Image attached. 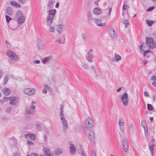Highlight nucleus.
<instances>
[{
	"instance_id": "f257e3e1",
	"label": "nucleus",
	"mask_w": 156,
	"mask_h": 156,
	"mask_svg": "<svg viewBox=\"0 0 156 156\" xmlns=\"http://www.w3.org/2000/svg\"><path fill=\"white\" fill-rule=\"evenodd\" d=\"M56 12V9L49 10L47 12L48 15L46 17V25L48 27H49V32L53 33L55 30L54 27L51 26L55 15Z\"/></svg>"
},
{
	"instance_id": "f03ea898",
	"label": "nucleus",
	"mask_w": 156,
	"mask_h": 156,
	"mask_svg": "<svg viewBox=\"0 0 156 156\" xmlns=\"http://www.w3.org/2000/svg\"><path fill=\"white\" fill-rule=\"evenodd\" d=\"M63 112V110H60V116L62 123L63 125V129L64 130H66L68 129V126L67 121L66 120Z\"/></svg>"
},
{
	"instance_id": "7ed1b4c3",
	"label": "nucleus",
	"mask_w": 156,
	"mask_h": 156,
	"mask_svg": "<svg viewBox=\"0 0 156 156\" xmlns=\"http://www.w3.org/2000/svg\"><path fill=\"white\" fill-rule=\"evenodd\" d=\"M94 125L93 120L89 117H88L85 121V126L86 128H91Z\"/></svg>"
},
{
	"instance_id": "20e7f679",
	"label": "nucleus",
	"mask_w": 156,
	"mask_h": 156,
	"mask_svg": "<svg viewBox=\"0 0 156 156\" xmlns=\"http://www.w3.org/2000/svg\"><path fill=\"white\" fill-rule=\"evenodd\" d=\"M84 133L89 139L91 140H94V133L93 131L91 129H86Z\"/></svg>"
},
{
	"instance_id": "39448f33",
	"label": "nucleus",
	"mask_w": 156,
	"mask_h": 156,
	"mask_svg": "<svg viewBox=\"0 0 156 156\" xmlns=\"http://www.w3.org/2000/svg\"><path fill=\"white\" fill-rule=\"evenodd\" d=\"M121 100L124 105L126 106L128 104V94L126 93H124L121 98Z\"/></svg>"
},
{
	"instance_id": "423d86ee",
	"label": "nucleus",
	"mask_w": 156,
	"mask_h": 156,
	"mask_svg": "<svg viewBox=\"0 0 156 156\" xmlns=\"http://www.w3.org/2000/svg\"><path fill=\"white\" fill-rule=\"evenodd\" d=\"M23 92L28 95L32 96L35 93V90L33 88H26L23 90Z\"/></svg>"
},
{
	"instance_id": "0eeeda50",
	"label": "nucleus",
	"mask_w": 156,
	"mask_h": 156,
	"mask_svg": "<svg viewBox=\"0 0 156 156\" xmlns=\"http://www.w3.org/2000/svg\"><path fill=\"white\" fill-rule=\"evenodd\" d=\"M6 54L9 58H18L15 53L12 51L8 50L7 51Z\"/></svg>"
},
{
	"instance_id": "6e6552de",
	"label": "nucleus",
	"mask_w": 156,
	"mask_h": 156,
	"mask_svg": "<svg viewBox=\"0 0 156 156\" xmlns=\"http://www.w3.org/2000/svg\"><path fill=\"white\" fill-rule=\"evenodd\" d=\"M37 43V48L39 51L43 49L45 46V44L41 40H38Z\"/></svg>"
},
{
	"instance_id": "1a4fd4ad",
	"label": "nucleus",
	"mask_w": 156,
	"mask_h": 156,
	"mask_svg": "<svg viewBox=\"0 0 156 156\" xmlns=\"http://www.w3.org/2000/svg\"><path fill=\"white\" fill-rule=\"evenodd\" d=\"M19 100V98L18 97H10V104L12 105H16Z\"/></svg>"
},
{
	"instance_id": "9d476101",
	"label": "nucleus",
	"mask_w": 156,
	"mask_h": 156,
	"mask_svg": "<svg viewBox=\"0 0 156 156\" xmlns=\"http://www.w3.org/2000/svg\"><path fill=\"white\" fill-rule=\"evenodd\" d=\"M108 32L111 37L113 39H115L116 37V33L113 28L110 29L108 30Z\"/></svg>"
},
{
	"instance_id": "9b49d317",
	"label": "nucleus",
	"mask_w": 156,
	"mask_h": 156,
	"mask_svg": "<svg viewBox=\"0 0 156 156\" xmlns=\"http://www.w3.org/2000/svg\"><path fill=\"white\" fill-rule=\"evenodd\" d=\"M77 151L78 153L81 156H87L86 153L82 148L81 145H80L79 147L77 148Z\"/></svg>"
},
{
	"instance_id": "f8f14e48",
	"label": "nucleus",
	"mask_w": 156,
	"mask_h": 156,
	"mask_svg": "<svg viewBox=\"0 0 156 156\" xmlns=\"http://www.w3.org/2000/svg\"><path fill=\"white\" fill-rule=\"evenodd\" d=\"M93 20L94 22L98 26L102 27L105 25V23H101V20L100 19L96 18H94Z\"/></svg>"
},
{
	"instance_id": "ddd939ff",
	"label": "nucleus",
	"mask_w": 156,
	"mask_h": 156,
	"mask_svg": "<svg viewBox=\"0 0 156 156\" xmlns=\"http://www.w3.org/2000/svg\"><path fill=\"white\" fill-rule=\"evenodd\" d=\"M6 13L8 15L12 16L14 14V11L11 7H8L6 10Z\"/></svg>"
},
{
	"instance_id": "4468645a",
	"label": "nucleus",
	"mask_w": 156,
	"mask_h": 156,
	"mask_svg": "<svg viewBox=\"0 0 156 156\" xmlns=\"http://www.w3.org/2000/svg\"><path fill=\"white\" fill-rule=\"evenodd\" d=\"M55 1L54 0H49L48 1V3L47 4V7L48 8L49 10L50 9H52L53 7V6Z\"/></svg>"
},
{
	"instance_id": "2eb2a0df",
	"label": "nucleus",
	"mask_w": 156,
	"mask_h": 156,
	"mask_svg": "<svg viewBox=\"0 0 156 156\" xmlns=\"http://www.w3.org/2000/svg\"><path fill=\"white\" fill-rule=\"evenodd\" d=\"M69 151L70 153L71 154H73L76 153V148L75 145L73 144H70V147Z\"/></svg>"
},
{
	"instance_id": "dca6fc26",
	"label": "nucleus",
	"mask_w": 156,
	"mask_h": 156,
	"mask_svg": "<svg viewBox=\"0 0 156 156\" xmlns=\"http://www.w3.org/2000/svg\"><path fill=\"white\" fill-rule=\"evenodd\" d=\"M91 71H92L94 73L95 77L97 79L99 77V74L98 72L96 71L95 68L94 66H91L90 68Z\"/></svg>"
},
{
	"instance_id": "f3484780",
	"label": "nucleus",
	"mask_w": 156,
	"mask_h": 156,
	"mask_svg": "<svg viewBox=\"0 0 156 156\" xmlns=\"http://www.w3.org/2000/svg\"><path fill=\"white\" fill-rule=\"evenodd\" d=\"M25 20V17L24 16L19 17L17 19V23L19 25H21L23 23Z\"/></svg>"
},
{
	"instance_id": "a211bd4d",
	"label": "nucleus",
	"mask_w": 156,
	"mask_h": 156,
	"mask_svg": "<svg viewBox=\"0 0 156 156\" xmlns=\"http://www.w3.org/2000/svg\"><path fill=\"white\" fill-rule=\"evenodd\" d=\"M44 152L46 156H53L52 154L50 152V150L46 147L43 148Z\"/></svg>"
},
{
	"instance_id": "6ab92c4d",
	"label": "nucleus",
	"mask_w": 156,
	"mask_h": 156,
	"mask_svg": "<svg viewBox=\"0 0 156 156\" xmlns=\"http://www.w3.org/2000/svg\"><path fill=\"white\" fill-rule=\"evenodd\" d=\"M92 13L90 12H88L87 13V17L88 22L90 23H91L92 22L93 19L92 16Z\"/></svg>"
},
{
	"instance_id": "aec40b11",
	"label": "nucleus",
	"mask_w": 156,
	"mask_h": 156,
	"mask_svg": "<svg viewBox=\"0 0 156 156\" xmlns=\"http://www.w3.org/2000/svg\"><path fill=\"white\" fill-rule=\"evenodd\" d=\"M10 3L11 5L16 8H20L21 7L20 5L17 2L15 1H12L10 2Z\"/></svg>"
},
{
	"instance_id": "412c9836",
	"label": "nucleus",
	"mask_w": 156,
	"mask_h": 156,
	"mask_svg": "<svg viewBox=\"0 0 156 156\" xmlns=\"http://www.w3.org/2000/svg\"><path fill=\"white\" fill-rule=\"evenodd\" d=\"M102 12L101 9L99 7H96L94 9L93 12L94 14L96 15H98L101 13Z\"/></svg>"
},
{
	"instance_id": "4be33fe9",
	"label": "nucleus",
	"mask_w": 156,
	"mask_h": 156,
	"mask_svg": "<svg viewBox=\"0 0 156 156\" xmlns=\"http://www.w3.org/2000/svg\"><path fill=\"white\" fill-rule=\"evenodd\" d=\"M64 25L62 24L58 25L56 26L57 31L59 33H61L63 30Z\"/></svg>"
},
{
	"instance_id": "5701e85b",
	"label": "nucleus",
	"mask_w": 156,
	"mask_h": 156,
	"mask_svg": "<svg viewBox=\"0 0 156 156\" xmlns=\"http://www.w3.org/2000/svg\"><path fill=\"white\" fill-rule=\"evenodd\" d=\"M141 125L144 129L145 135L146 137H147L148 134V129L147 127L145 126V122L144 121L141 122Z\"/></svg>"
},
{
	"instance_id": "b1692460",
	"label": "nucleus",
	"mask_w": 156,
	"mask_h": 156,
	"mask_svg": "<svg viewBox=\"0 0 156 156\" xmlns=\"http://www.w3.org/2000/svg\"><path fill=\"white\" fill-rule=\"evenodd\" d=\"M63 153V150L61 149L58 148L55 149L54 152V154L57 156L59 155L62 154Z\"/></svg>"
},
{
	"instance_id": "393cba45",
	"label": "nucleus",
	"mask_w": 156,
	"mask_h": 156,
	"mask_svg": "<svg viewBox=\"0 0 156 156\" xmlns=\"http://www.w3.org/2000/svg\"><path fill=\"white\" fill-rule=\"evenodd\" d=\"M2 91L5 95L8 96L10 93V90L8 88H5L2 90Z\"/></svg>"
},
{
	"instance_id": "a878e982",
	"label": "nucleus",
	"mask_w": 156,
	"mask_h": 156,
	"mask_svg": "<svg viewBox=\"0 0 156 156\" xmlns=\"http://www.w3.org/2000/svg\"><path fill=\"white\" fill-rule=\"evenodd\" d=\"M149 147L150 149V151L151 155L152 156H153L154 155V142H153V144L151 145H150V144H149Z\"/></svg>"
},
{
	"instance_id": "bb28decb",
	"label": "nucleus",
	"mask_w": 156,
	"mask_h": 156,
	"mask_svg": "<svg viewBox=\"0 0 156 156\" xmlns=\"http://www.w3.org/2000/svg\"><path fill=\"white\" fill-rule=\"evenodd\" d=\"M146 40L147 42L150 44L154 41V39L150 37H147L146 38Z\"/></svg>"
},
{
	"instance_id": "cd10ccee",
	"label": "nucleus",
	"mask_w": 156,
	"mask_h": 156,
	"mask_svg": "<svg viewBox=\"0 0 156 156\" xmlns=\"http://www.w3.org/2000/svg\"><path fill=\"white\" fill-rule=\"evenodd\" d=\"M23 14L22 12L20 10H18L16 12L15 16L16 18H19V17L23 16Z\"/></svg>"
},
{
	"instance_id": "c85d7f7f",
	"label": "nucleus",
	"mask_w": 156,
	"mask_h": 156,
	"mask_svg": "<svg viewBox=\"0 0 156 156\" xmlns=\"http://www.w3.org/2000/svg\"><path fill=\"white\" fill-rule=\"evenodd\" d=\"M129 131L130 133H132L134 131V127L132 123L130 124L129 127Z\"/></svg>"
},
{
	"instance_id": "c756f323",
	"label": "nucleus",
	"mask_w": 156,
	"mask_h": 156,
	"mask_svg": "<svg viewBox=\"0 0 156 156\" xmlns=\"http://www.w3.org/2000/svg\"><path fill=\"white\" fill-rule=\"evenodd\" d=\"M150 49H152L156 47V42L153 41L149 45Z\"/></svg>"
},
{
	"instance_id": "7c9ffc66",
	"label": "nucleus",
	"mask_w": 156,
	"mask_h": 156,
	"mask_svg": "<svg viewBox=\"0 0 156 156\" xmlns=\"http://www.w3.org/2000/svg\"><path fill=\"white\" fill-rule=\"evenodd\" d=\"M154 21L152 20H146V24L149 27H151L154 23Z\"/></svg>"
},
{
	"instance_id": "2f4dec72",
	"label": "nucleus",
	"mask_w": 156,
	"mask_h": 156,
	"mask_svg": "<svg viewBox=\"0 0 156 156\" xmlns=\"http://www.w3.org/2000/svg\"><path fill=\"white\" fill-rule=\"evenodd\" d=\"M119 124L120 126H124V120L122 118L119 119Z\"/></svg>"
},
{
	"instance_id": "473e14b6",
	"label": "nucleus",
	"mask_w": 156,
	"mask_h": 156,
	"mask_svg": "<svg viewBox=\"0 0 156 156\" xmlns=\"http://www.w3.org/2000/svg\"><path fill=\"white\" fill-rule=\"evenodd\" d=\"M123 150L125 152H128L129 150V146L128 145H123L122 146Z\"/></svg>"
},
{
	"instance_id": "72a5a7b5",
	"label": "nucleus",
	"mask_w": 156,
	"mask_h": 156,
	"mask_svg": "<svg viewBox=\"0 0 156 156\" xmlns=\"http://www.w3.org/2000/svg\"><path fill=\"white\" fill-rule=\"evenodd\" d=\"M122 146L126 144L128 145L127 140L126 139L124 138L122 139Z\"/></svg>"
},
{
	"instance_id": "f704fd0d",
	"label": "nucleus",
	"mask_w": 156,
	"mask_h": 156,
	"mask_svg": "<svg viewBox=\"0 0 156 156\" xmlns=\"http://www.w3.org/2000/svg\"><path fill=\"white\" fill-rule=\"evenodd\" d=\"M82 66L84 69H87L88 68V65L85 62H82Z\"/></svg>"
},
{
	"instance_id": "c9c22d12",
	"label": "nucleus",
	"mask_w": 156,
	"mask_h": 156,
	"mask_svg": "<svg viewBox=\"0 0 156 156\" xmlns=\"http://www.w3.org/2000/svg\"><path fill=\"white\" fill-rule=\"evenodd\" d=\"M6 22L9 23V21L12 20V18L8 15H6L5 16Z\"/></svg>"
},
{
	"instance_id": "e433bc0d",
	"label": "nucleus",
	"mask_w": 156,
	"mask_h": 156,
	"mask_svg": "<svg viewBox=\"0 0 156 156\" xmlns=\"http://www.w3.org/2000/svg\"><path fill=\"white\" fill-rule=\"evenodd\" d=\"M86 57V58H92L94 57V56L92 55V53H90V51H89L87 53Z\"/></svg>"
},
{
	"instance_id": "4c0bfd02",
	"label": "nucleus",
	"mask_w": 156,
	"mask_h": 156,
	"mask_svg": "<svg viewBox=\"0 0 156 156\" xmlns=\"http://www.w3.org/2000/svg\"><path fill=\"white\" fill-rule=\"evenodd\" d=\"M147 109L149 111H152L153 109L152 105L151 104H148L147 105Z\"/></svg>"
},
{
	"instance_id": "58836bf2",
	"label": "nucleus",
	"mask_w": 156,
	"mask_h": 156,
	"mask_svg": "<svg viewBox=\"0 0 156 156\" xmlns=\"http://www.w3.org/2000/svg\"><path fill=\"white\" fill-rule=\"evenodd\" d=\"M36 128L37 130H40L41 129V126L40 124L37 123L35 125Z\"/></svg>"
},
{
	"instance_id": "ea45409f",
	"label": "nucleus",
	"mask_w": 156,
	"mask_h": 156,
	"mask_svg": "<svg viewBox=\"0 0 156 156\" xmlns=\"http://www.w3.org/2000/svg\"><path fill=\"white\" fill-rule=\"evenodd\" d=\"M18 2L22 5H24L27 1V0H18Z\"/></svg>"
},
{
	"instance_id": "a19ab883",
	"label": "nucleus",
	"mask_w": 156,
	"mask_h": 156,
	"mask_svg": "<svg viewBox=\"0 0 156 156\" xmlns=\"http://www.w3.org/2000/svg\"><path fill=\"white\" fill-rule=\"evenodd\" d=\"M29 137L30 139L32 140H34L35 139V136L33 134H30L29 135Z\"/></svg>"
},
{
	"instance_id": "79ce46f5",
	"label": "nucleus",
	"mask_w": 156,
	"mask_h": 156,
	"mask_svg": "<svg viewBox=\"0 0 156 156\" xmlns=\"http://www.w3.org/2000/svg\"><path fill=\"white\" fill-rule=\"evenodd\" d=\"M9 79L7 77V76H6L4 78V80L3 82V84L4 85H5L8 82Z\"/></svg>"
},
{
	"instance_id": "37998d69",
	"label": "nucleus",
	"mask_w": 156,
	"mask_h": 156,
	"mask_svg": "<svg viewBox=\"0 0 156 156\" xmlns=\"http://www.w3.org/2000/svg\"><path fill=\"white\" fill-rule=\"evenodd\" d=\"M87 36V34L85 33H83L81 35L82 37L84 40H86V39Z\"/></svg>"
},
{
	"instance_id": "c03bdc74",
	"label": "nucleus",
	"mask_w": 156,
	"mask_h": 156,
	"mask_svg": "<svg viewBox=\"0 0 156 156\" xmlns=\"http://www.w3.org/2000/svg\"><path fill=\"white\" fill-rule=\"evenodd\" d=\"M91 156H96V152L94 150H92L91 151Z\"/></svg>"
},
{
	"instance_id": "a18cd8bd",
	"label": "nucleus",
	"mask_w": 156,
	"mask_h": 156,
	"mask_svg": "<svg viewBox=\"0 0 156 156\" xmlns=\"http://www.w3.org/2000/svg\"><path fill=\"white\" fill-rule=\"evenodd\" d=\"M123 23L125 24V27H126L127 25H128L129 24V21L127 20H125L123 21Z\"/></svg>"
},
{
	"instance_id": "49530a36",
	"label": "nucleus",
	"mask_w": 156,
	"mask_h": 156,
	"mask_svg": "<svg viewBox=\"0 0 156 156\" xmlns=\"http://www.w3.org/2000/svg\"><path fill=\"white\" fill-rule=\"evenodd\" d=\"M114 58H121V57L118 54L115 53Z\"/></svg>"
},
{
	"instance_id": "de8ad7c7",
	"label": "nucleus",
	"mask_w": 156,
	"mask_h": 156,
	"mask_svg": "<svg viewBox=\"0 0 156 156\" xmlns=\"http://www.w3.org/2000/svg\"><path fill=\"white\" fill-rule=\"evenodd\" d=\"M44 87L46 90L47 89L49 90H51V88L47 84L44 85Z\"/></svg>"
},
{
	"instance_id": "09e8293b",
	"label": "nucleus",
	"mask_w": 156,
	"mask_h": 156,
	"mask_svg": "<svg viewBox=\"0 0 156 156\" xmlns=\"http://www.w3.org/2000/svg\"><path fill=\"white\" fill-rule=\"evenodd\" d=\"M150 51H151L149 50L144 51L143 52V55H144V56H145L147 54L148 52H150Z\"/></svg>"
},
{
	"instance_id": "8fccbe9b",
	"label": "nucleus",
	"mask_w": 156,
	"mask_h": 156,
	"mask_svg": "<svg viewBox=\"0 0 156 156\" xmlns=\"http://www.w3.org/2000/svg\"><path fill=\"white\" fill-rule=\"evenodd\" d=\"M18 59H10V60L9 61V62L10 63H13L15 61H17Z\"/></svg>"
},
{
	"instance_id": "3c124183",
	"label": "nucleus",
	"mask_w": 156,
	"mask_h": 156,
	"mask_svg": "<svg viewBox=\"0 0 156 156\" xmlns=\"http://www.w3.org/2000/svg\"><path fill=\"white\" fill-rule=\"evenodd\" d=\"M123 3H124V4L122 6V9L124 11L126 9V7H127V5H125V2L124 1H123Z\"/></svg>"
},
{
	"instance_id": "603ef678",
	"label": "nucleus",
	"mask_w": 156,
	"mask_h": 156,
	"mask_svg": "<svg viewBox=\"0 0 156 156\" xmlns=\"http://www.w3.org/2000/svg\"><path fill=\"white\" fill-rule=\"evenodd\" d=\"M30 156H38V154L36 153H30Z\"/></svg>"
},
{
	"instance_id": "864d4df0",
	"label": "nucleus",
	"mask_w": 156,
	"mask_h": 156,
	"mask_svg": "<svg viewBox=\"0 0 156 156\" xmlns=\"http://www.w3.org/2000/svg\"><path fill=\"white\" fill-rule=\"evenodd\" d=\"M154 8V7H150L147 9V11H151Z\"/></svg>"
},
{
	"instance_id": "5fc2aeb1",
	"label": "nucleus",
	"mask_w": 156,
	"mask_h": 156,
	"mask_svg": "<svg viewBox=\"0 0 156 156\" xmlns=\"http://www.w3.org/2000/svg\"><path fill=\"white\" fill-rule=\"evenodd\" d=\"M121 59H111V62H117L118 61Z\"/></svg>"
},
{
	"instance_id": "6e6d98bb",
	"label": "nucleus",
	"mask_w": 156,
	"mask_h": 156,
	"mask_svg": "<svg viewBox=\"0 0 156 156\" xmlns=\"http://www.w3.org/2000/svg\"><path fill=\"white\" fill-rule=\"evenodd\" d=\"M27 143L29 145H30V144L33 145L34 144L33 142H32L30 140H28L27 141Z\"/></svg>"
},
{
	"instance_id": "4d7b16f0",
	"label": "nucleus",
	"mask_w": 156,
	"mask_h": 156,
	"mask_svg": "<svg viewBox=\"0 0 156 156\" xmlns=\"http://www.w3.org/2000/svg\"><path fill=\"white\" fill-rule=\"evenodd\" d=\"M151 80L152 81H156V76H152Z\"/></svg>"
},
{
	"instance_id": "13d9d810",
	"label": "nucleus",
	"mask_w": 156,
	"mask_h": 156,
	"mask_svg": "<svg viewBox=\"0 0 156 156\" xmlns=\"http://www.w3.org/2000/svg\"><path fill=\"white\" fill-rule=\"evenodd\" d=\"M49 59H42V62L43 63H45L47 62L48 61Z\"/></svg>"
},
{
	"instance_id": "bf43d9fd",
	"label": "nucleus",
	"mask_w": 156,
	"mask_h": 156,
	"mask_svg": "<svg viewBox=\"0 0 156 156\" xmlns=\"http://www.w3.org/2000/svg\"><path fill=\"white\" fill-rule=\"evenodd\" d=\"M4 100H5V101L10 100V97H4Z\"/></svg>"
},
{
	"instance_id": "052dcab7",
	"label": "nucleus",
	"mask_w": 156,
	"mask_h": 156,
	"mask_svg": "<svg viewBox=\"0 0 156 156\" xmlns=\"http://www.w3.org/2000/svg\"><path fill=\"white\" fill-rule=\"evenodd\" d=\"M47 90L46 89L44 88V89H43V91H42L43 93L44 94H46L47 93Z\"/></svg>"
},
{
	"instance_id": "680f3d73",
	"label": "nucleus",
	"mask_w": 156,
	"mask_h": 156,
	"mask_svg": "<svg viewBox=\"0 0 156 156\" xmlns=\"http://www.w3.org/2000/svg\"><path fill=\"white\" fill-rule=\"evenodd\" d=\"M120 129L122 133L123 134L124 133L125 131H124V128H120Z\"/></svg>"
},
{
	"instance_id": "e2e57ef3",
	"label": "nucleus",
	"mask_w": 156,
	"mask_h": 156,
	"mask_svg": "<svg viewBox=\"0 0 156 156\" xmlns=\"http://www.w3.org/2000/svg\"><path fill=\"white\" fill-rule=\"evenodd\" d=\"M144 95L145 96H147V97H148L149 96V93H148L147 92V91H145L144 92Z\"/></svg>"
},
{
	"instance_id": "0e129e2a",
	"label": "nucleus",
	"mask_w": 156,
	"mask_h": 156,
	"mask_svg": "<svg viewBox=\"0 0 156 156\" xmlns=\"http://www.w3.org/2000/svg\"><path fill=\"white\" fill-rule=\"evenodd\" d=\"M53 57L52 56H49L47 57H44L43 58L44 59H49V58H53Z\"/></svg>"
},
{
	"instance_id": "69168bd1",
	"label": "nucleus",
	"mask_w": 156,
	"mask_h": 156,
	"mask_svg": "<svg viewBox=\"0 0 156 156\" xmlns=\"http://www.w3.org/2000/svg\"><path fill=\"white\" fill-rule=\"evenodd\" d=\"M64 107V106L63 105L61 104L60 105V110H63V109Z\"/></svg>"
},
{
	"instance_id": "338daca9",
	"label": "nucleus",
	"mask_w": 156,
	"mask_h": 156,
	"mask_svg": "<svg viewBox=\"0 0 156 156\" xmlns=\"http://www.w3.org/2000/svg\"><path fill=\"white\" fill-rule=\"evenodd\" d=\"M143 62L144 65H146L147 62V60L144 59V60H143Z\"/></svg>"
},
{
	"instance_id": "774afa93",
	"label": "nucleus",
	"mask_w": 156,
	"mask_h": 156,
	"mask_svg": "<svg viewBox=\"0 0 156 156\" xmlns=\"http://www.w3.org/2000/svg\"><path fill=\"white\" fill-rule=\"evenodd\" d=\"M34 62L35 64H38L40 62V61L39 60H35Z\"/></svg>"
}]
</instances>
